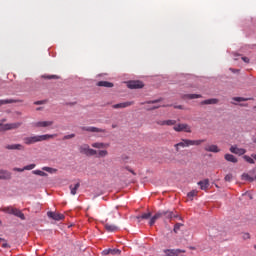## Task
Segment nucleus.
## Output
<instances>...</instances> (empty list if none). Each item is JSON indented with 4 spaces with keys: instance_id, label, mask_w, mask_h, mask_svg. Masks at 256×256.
Masks as SVG:
<instances>
[{
    "instance_id": "18",
    "label": "nucleus",
    "mask_w": 256,
    "mask_h": 256,
    "mask_svg": "<svg viewBox=\"0 0 256 256\" xmlns=\"http://www.w3.org/2000/svg\"><path fill=\"white\" fill-rule=\"evenodd\" d=\"M106 231H108V233H115L117 231H119V227L116 226V225H113V224H109V223H106L104 225Z\"/></svg>"
},
{
    "instance_id": "55",
    "label": "nucleus",
    "mask_w": 256,
    "mask_h": 256,
    "mask_svg": "<svg viewBox=\"0 0 256 256\" xmlns=\"http://www.w3.org/2000/svg\"><path fill=\"white\" fill-rule=\"evenodd\" d=\"M37 111H41V108H37Z\"/></svg>"
},
{
    "instance_id": "44",
    "label": "nucleus",
    "mask_w": 256,
    "mask_h": 256,
    "mask_svg": "<svg viewBox=\"0 0 256 256\" xmlns=\"http://www.w3.org/2000/svg\"><path fill=\"white\" fill-rule=\"evenodd\" d=\"M45 103H47L46 100H40V101L34 102V105H45Z\"/></svg>"
},
{
    "instance_id": "13",
    "label": "nucleus",
    "mask_w": 256,
    "mask_h": 256,
    "mask_svg": "<svg viewBox=\"0 0 256 256\" xmlns=\"http://www.w3.org/2000/svg\"><path fill=\"white\" fill-rule=\"evenodd\" d=\"M135 102L133 101H128V102H122L118 104L112 105L113 109H126V107H131V105H134Z\"/></svg>"
},
{
    "instance_id": "36",
    "label": "nucleus",
    "mask_w": 256,
    "mask_h": 256,
    "mask_svg": "<svg viewBox=\"0 0 256 256\" xmlns=\"http://www.w3.org/2000/svg\"><path fill=\"white\" fill-rule=\"evenodd\" d=\"M197 193H199L197 190H192L187 194V196L189 199H193V197H197Z\"/></svg>"
},
{
    "instance_id": "26",
    "label": "nucleus",
    "mask_w": 256,
    "mask_h": 256,
    "mask_svg": "<svg viewBox=\"0 0 256 256\" xmlns=\"http://www.w3.org/2000/svg\"><path fill=\"white\" fill-rule=\"evenodd\" d=\"M241 180L242 181H249V183H253V181H255V178H253V176L247 174V173H243L241 175Z\"/></svg>"
},
{
    "instance_id": "10",
    "label": "nucleus",
    "mask_w": 256,
    "mask_h": 256,
    "mask_svg": "<svg viewBox=\"0 0 256 256\" xmlns=\"http://www.w3.org/2000/svg\"><path fill=\"white\" fill-rule=\"evenodd\" d=\"M47 216L54 221H63L65 219V215L57 212H47Z\"/></svg>"
},
{
    "instance_id": "9",
    "label": "nucleus",
    "mask_w": 256,
    "mask_h": 256,
    "mask_svg": "<svg viewBox=\"0 0 256 256\" xmlns=\"http://www.w3.org/2000/svg\"><path fill=\"white\" fill-rule=\"evenodd\" d=\"M127 87L128 89H143V87H145V84H143L142 81L133 80L128 82Z\"/></svg>"
},
{
    "instance_id": "40",
    "label": "nucleus",
    "mask_w": 256,
    "mask_h": 256,
    "mask_svg": "<svg viewBox=\"0 0 256 256\" xmlns=\"http://www.w3.org/2000/svg\"><path fill=\"white\" fill-rule=\"evenodd\" d=\"M44 79H59L57 75H43Z\"/></svg>"
},
{
    "instance_id": "49",
    "label": "nucleus",
    "mask_w": 256,
    "mask_h": 256,
    "mask_svg": "<svg viewBox=\"0 0 256 256\" xmlns=\"http://www.w3.org/2000/svg\"><path fill=\"white\" fill-rule=\"evenodd\" d=\"M2 247H3L4 249H7V247H9V244L3 243V244H2Z\"/></svg>"
},
{
    "instance_id": "56",
    "label": "nucleus",
    "mask_w": 256,
    "mask_h": 256,
    "mask_svg": "<svg viewBox=\"0 0 256 256\" xmlns=\"http://www.w3.org/2000/svg\"><path fill=\"white\" fill-rule=\"evenodd\" d=\"M0 241H3V239H2V238H0Z\"/></svg>"
},
{
    "instance_id": "41",
    "label": "nucleus",
    "mask_w": 256,
    "mask_h": 256,
    "mask_svg": "<svg viewBox=\"0 0 256 256\" xmlns=\"http://www.w3.org/2000/svg\"><path fill=\"white\" fill-rule=\"evenodd\" d=\"M110 254L111 255H120L121 254V250L119 249H110Z\"/></svg>"
},
{
    "instance_id": "1",
    "label": "nucleus",
    "mask_w": 256,
    "mask_h": 256,
    "mask_svg": "<svg viewBox=\"0 0 256 256\" xmlns=\"http://www.w3.org/2000/svg\"><path fill=\"white\" fill-rule=\"evenodd\" d=\"M57 134H44L37 136H30L23 138L25 145H33L34 143H40L41 141H48V139H55Z\"/></svg>"
},
{
    "instance_id": "46",
    "label": "nucleus",
    "mask_w": 256,
    "mask_h": 256,
    "mask_svg": "<svg viewBox=\"0 0 256 256\" xmlns=\"http://www.w3.org/2000/svg\"><path fill=\"white\" fill-rule=\"evenodd\" d=\"M13 171H17L18 173H23L25 171L24 168H13Z\"/></svg>"
},
{
    "instance_id": "6",
    "label": "nucleus",
    "mask_w": 256,
    "mask_h": 256,
    "mask_svg": "<svg viewBox=\"0 0 256 256\" xmlns=\"http://www.w3.org/2000/svg\"><path fill=\"white\" fill-rule=\"evenodd\" d=\"M21 122L0 124V131H11L13 129H19Z\"/></svg>"
},
{
    "instance_id": "4",
    "label": "nucleus",
    "mask_w": 256,
    "mask_h": 256,
    "mask_svg": "<svg viewBox=\"0 0 256 256\" xmlns=\"http://www.w3.org/2000/svg\"><path fill=\"white\" fill-rule=\"evenodd\" d=\"M79 152L83 155H87V157H93L97 155V150L89 147L88 144H83L79 147Z\"/></svg>"
},
{
    "instance_id": "53",
    "label": "nucleus",
    "mask_w": 256,
    "mask_h": 256,
    "mask_svg": "<svg viewBox=\"0 0 256 256\" xmlns=\"http://www.w3.org/2000/svg\"><path fill=\"white\" fill-rule=\"evenodd\" d=\"M241 107H247V104H244V105H243V104H241Z\"/></svg>"
},
{
    "instance_id": "12",
    "label": "nucleus",
    "mask_w": 256,
    "mask_h": 256,
    "mask_svg": "<svg viewBox=\"0 0 256 256\" xmlns=\"http://www.w3.org/2000/svg\"><path fill=\"white\" fill-rule=\"evenodd\" d=\"M230 153H234V155H245V153H247V150H245L244 148H239L237 147V145H233L230 147Z\"/></svg>"
},
{
    "instance_id": "34",
    "label": "nucleus",
    "mask_w": 256,
    "mask_h": 256,
    "mask_svg": "<svg viewBox=\"0 0 256 256\" xmlns=\"http://www.w3.org/2000/svg\"><path fill=\"white\" fill-rule=\"evenodd\" d=\"M243 159L246 160L247 163H250L251 165H255V160L253 158H251L248 155H244Z\"/></svg>"
},
{
    "instance_id": "52",
    "label": "nucleus",
    "mask_w": 256,
    "mask_h": 256,
    "mask_svg": "<svg viewBox=\"0 0 256 256\" xmlns=\"http://www.w3.org/2000/svg\"><path fill=\"white\" fill-rule=\"evenodd\" d=\"M132 175H135V172L133 170H129Z\"/></svg>"
},
{
    "instance_id": "50",
    "label": "nucleus",
    "mask_w": 256,
    "mask_h": 256,
    "mask_svg": "<svg viewBox=\"0 0 256 256\" xmlns=\"http://www.w3.org/2000/svg\"><path fill=\"white\" fill-rule=\"evenodd\" d=\"M159 107L161 106H153L152 108H150V110L159 109Z\"/></svg>"
},
{
    "instance_id": "37",
    "label": "nucleus",
    "mask_w": 256,
    "mask_h": 256,
    "mask_svg": "<svg viewBox=\"0 0 256 256\" xmlns=\"http://www.w3.org/2000/svg\"><path fill=\"white\" fill-rule=\"evenodd\" d=\"M224 180L228 183H231V181H233V174H227L225 177H224Z\"/></svg>"
},
{
    "instance_id": "24",
    "label": "nucleus",
    "mask_w": 256,
    "mask_h": 256,
    "mask_svg": "<svg viewBox=\"0 0 256 256\" xmlns=\"http://www.w3.org/2000/svg\"><path fill=\"white\" fill-rule=\"evenodd\" d=\"M162 217L164 219H173L177 217V215H175L173 211H162Z\"/></svg>"
},
{
    "instance_id": "23",
    "label": "nucleus",
    "mask_w": 256,
    "mask_h": 256,
    "mask_svg": "<svg viewBox=\"0 0 256 256\" xmlns=\"http://www.w3.org/2000/svg\"><path fill=\"white\" fill-rule=\"evenodd\" d=\"M81 187V183L77 182L76 184L70 185V193L71 195H77L78 189Z\"/></svg>"
},
{
    "instance_id": "25",
    "label": "nucleus",
    "mask_w": 256,
    "mask_h": 256,
    "mask_svg": "<svg viewBox=\"0 0 256 256\" xmlns=\"http://www.w3.org/2000/svg\"><path fill=\"white\" fill-rule=\"evenodd\" d=\"M224 159H226L229 163H237L239 161L233 154H225Z\"/></svg>"
},
{
    "instance_id": "29",
    "label": "nucleus",
    "mask_w": 256,
    "mask_h": 256,
    "mask_svg": "<svg viewBox=\"0 0 256 256\" xmlns=\"http://www.w3.org/2000/svg\"><path fill=\"white\" fill-rule=\"evenodd\" d=\"M107 155H109V152L107 150H98L97 154H96V157L98 159H101L103 157H107Z\"/></svg>"
},
{
    "instance_id": "5",
    "label": "nucleus",
    "mask_w": 256,
    "mask_h": 256,
    "mask_svg": "<svg viewBox=\"0 0 256 256\" xmlns=\"http://www.w3.org/2000/svg\"><path fill=\"white\" fill-rule=\"evenodd\" d=\"M174 131H176L177 133H192L191 127L189 126V124L186 123H180V124H176L173 127Z\"/></svg>"
},
{
    "instance_id": "42",
    "label": "nucleus",
    "mask_w": 256,
    "mask_h": 256,
    "mask_svg": "<svg viewBox=\"0 0 256 256\" xmlns=\"http://www.w3.org/2000/svg\"><path fill=\"white\" fill-rule=\"evenodd\" d=\"M75 138V134H68L63 137V141Z\"/></svg>"
},
{
    "instance_id": "32",
    "label": "nucleus",
    "mask_w": 256,
    "mask_h": 256,
    "mask_svg": "<svg viewBox=\"0 0 256 256\" xmlns=\"http://www.w3.org/2000/svg\"><path fill=\"white\" fill-rule=\"evenodd\" d=\"M33 175H39L40 177H47V173H45L43 170H33Z\"/></svg>"
},
{
    "instance_id": "7",
    "label": "nucleus",
    "mask_w": 256,
    "mask_h": 256,
    "mask_svg": "<svg viewBox=\"0 0 256 256\" xmlns=\"http://www.w3.org/2000/svg\"><path fill=\"white\" fill-rule=\"evenodd\" d=\"M82 131H87L88 133H107V130L97 128L95 126H83L81 127Z\"/></svg>"
},
{
    "instance_id": "35",
    "label": "nucleus",
    "mask_w": 256,
    "mask_h": 256,
    "mask_svg": "<svg viewBox=\"0 0 256 256\" xmlns=\"http://www.w3.org/2000/svg\"><path fill=\"white\" fill-rule=\"evenodd\" d=\"M186 98L187 99H201V95H199V94H187Z\"/></svg>"
},
{
    "instance_id": "39",
    "label": "nucleus",
    "mask_w": 256,
    "mask_h": 256,
    "mask_svg": "<svg viewBox=\"0 0 256 256\" xmlns=\"http://www.w3.org/2000/svg\"><path fill=\"white\" fill-rule=\"evenodd\" d=\"M35 167H36L35 164H29L24 167V171H31V170L35 169Z\"/></svg>"
},
{
    "instance_id": "3",
    "label": "nucleus",
    "mask_w": 256,
    "mask_h": 256,
    "mask_svg": "<svg viewBox=\"0 0 256 256\" xmlns=\"http://www.w3.org/2000/svg\"><path fill=\"white\" fill-rule=\"evenodd\" d=\"M2 211L4 213H8V215H15V217H19V219H21L22 221H25V214H23V212H21V210L12 207V206H8L2 209Z\"/></svg>"
},
{
    "instance_id": "11",
    "label": "nucleus",
    "mask_w": 256,
    "mask_h": 256,
    "mask_svg": "<svg viewBox=\"0 0 256 256\" xmlns=\"http://www.w3.org/2000/svg\"><path fill=\"white\" fill-rule=\"evenodd\" d=\"M13 177V174L9 170L0 169V180L9 181Z\"/></svg>"
},
{
    "instance_id": "14",
    "label": "nucleus",
    "mask_w": 256,
    "mask_h": 256,
    "mask_svg": "<svg viewBox=\"0 0 256 256\" xmlns=\"http://www.w3.org/2000/svg\"><path fill=\"white\" fill-rule=\"evenodd\" d=\"M9 151H25V146L22 144H9L6 146Z\"/></svg>"
},
{
    "instance_id": "20",
    "label": "nucleus",
    "mask_w": 256,
    "mask_h": 256,
    "mask_svg": "<svg viewBox=\"0 0 256 256\" xmlns=\"http://www.w3.org/2000/svg\"><path fill=\"white\" fill-rule=\"evenodd\" d=\"M53 121H39L34 124L36 127H51Z\"/></svg>"
},
{
    "instance_id": "54",
    "label": "nucleus",
    "mask_w": 256,
    "mask_h": 256,
    "mask_svg": "<svg viewBox=\"0 0 256 256\" xmlns=\"http://www.w3.org/2000/svg\"><path fill=\"white\" fill-rule=\"evenodd\" d=\"M253 143H255V144H256V138H253Z\"/></svg>"
},
{
    "instance_id": "45",
    "label": "nucleus",
    "mask_w": 256,
    "mask_h": 256,
    "mask_svg": "<svg viewBox=\"0 0 256 256\" xmlns=\"http://www.w3.org/2000/svg\"><path fill=\"white\" fill-rule=\"evenodd\" d=\"M160 101H163V98H159V99H157V100H152V101H149V102H147V103H149V104H155V103H160Z\"/></svg>"
},
{
    "instance_id": "21",
    "label": "nucleus",
    "mask_w": 256,
    "mask_h": 256,
    "mask_svg": "<svg viewBox=\"0 0 256 256\" xmlns=\"http://www.w3.org/2000/svg\"><path fill=\"white\" fill-rule=\"evenodd\" d=\"M219 100L217 98L207 99L201 102V105H217Z\"/></svg>"
},
{
    "instance_id": "2",
    "label": "nucleus",
    "mask_w": 256,
    "mask_h": 256,
    "mask_svg": "<svg viewBox=\"0 0 256 256\" xmlns=\"http://www.w3.org/2000/svg\"><path fill=\"white\" fill-rule=\"evenodd\" d=\"M202 143H205V139L200 140H191V139H181V141L174 145L177 153H179L180 149H185V147H193V146H199L202 145Z\"/></svg>"
},
{
    "instance_id": "47",
    "label": "nucleus",
    "mask_w": 256,
    "mask_h": 256,
    "mask_svg": "<svg viewBox=\"0 0 256 256\" xmlns=\"http://www.w3.org/2000/svg\"><path fill=\"white\" fill-rule=\"evenodd\" d=\"M103 255H111V249L103 250Z\"/></svg>"
},
{
    "instance_id": "38",
    "label": "nucleus",
    "mask_w": 256,
    "mask_h": 256,
    "mask_svg": "<svg viewBox=\"0 0 256 256\" xmlns=\"http://www.w3.org/2000/svg\"><path fill=\"white\" fill-rule=\"evenodd\" d=\"M181 227H183V224L181 223H176L174 225V233H179V229H181Z\"/></svg>"
},
{
    "instance_id": "48",
    "label": "nucleus",
    "mask_w": 256,
    "mask_h": 256,
    "mask_svg": "<svg viewBox=\"0 0 256 256\" xmlns=\"http://www.w3.org/2000/svg\"><path fill=\"white\" fill-rule=\"evenodd\" d=\"M242 61H244V63H249V58L248 57H245V56H243L242 58Z\"/></svg>"
},
{
    "instance_id": "19",
    "label": "nucleus",
    "mask_w": 256,
    "mask_h": 256,
    "mask_svg": "<svg viewBox=\"0 0 256 256\" xmlns=\"http://www.w3.org/2000/svg\"><path fill=\"white\" fill-rule=\"evenodd\" d=\"M198 185L202 191H207V189H209V179L199 181Z\"/></svg>"
},
{
    "instance_id": "33",
    "label": "nucleus",
    "mask_w": 256,
    "mask_h": 256,
    "mask_svg": "<svg viewBox=\"0 0 256 256\" xmlns=\"http://www.w3.org/2000/svg\"><path fill=\"white\" fill-rule=\"evenodd\" d=\"M233 101H237L238 103H241V101H253V98L234 97Z\"/></svg>"
},
{
    "instance_id": "43",
    "label": "nucleus",
    "mask_w": 256,
    "mask_h": 256,
    "mask_svg": "<svg viewBox=\"0 0 256 256\" xmlns=\"http://www.w3.org/2000/svg\"><path fill=\"white\" fill-rule=\"evenodd\" d=\"M242 239H244V241H247V240L251 239V234L243 233L242 234Z\"/></svg>"
},
{
    "instance_id": "15",
    "label": "nucleus",
    "mask_w": 256,
    "mask_h": 256,
    "mask_svg": "<svg viewBox=\"0 0 256 256\" xmlns=\"http://www.w3.org/2000/svg\"><path fill=\"white\" fill-rule=\"evenodd\" d=\"M204 149L208 153H220L221 152V149H219V146L215 145V144L207 145V146H205Z\"/></svg>"
},
{
    "instance_id": "51",
    "label": "nucleus",
    "mask_w": 256,
    "mask_h": 256,
    "mask_svg": "<svg viewBox=\"0 0 256 256\" xmlns=\"http://www.w3.org/2000/svg\"><path fill=\"white\" fill-rule=\"evenodd\" d=\"M175 109H183V106L179 105V106H174Z\"/></svg>"
},
{
    "instance_id": "8",
    "label": "nucleus",
    "mask_w": 256,
    "mask_h": 256,
    "mask_svg": "<svg viewBox=\"0 0 256 256\" xmlns=\"http://www.w3.org/2000/svg\"><path fill=\"white\" fill-rule=\"evenodd\" d=\"M163 253L165 256H179L181 253H186L183 249H164Z\"/></svg>"
},
{
    "instance_id": "30",
    "label": "nucleus",
    "mask_w": 256,
    "mask_h": 256,
    "mask_svg": "<svg viewBox=\"0 0 256 256\" xmlns=\"http://www.w3.org/2000/svg\"><path fill=\"white\" fill-rule=\"evenodd\" d=\"M42 171H46V173H50L51 175H53V173H57V169L47 166L42 167Z\"/></svg>"
},
{
    "instance_id": "16",
    "label": "nucleus",
    "mask_w": 256,
    "mask_h": 256,
    "mask_svg": "<svg viewBox=\"0 0 256 256\" xmlns=\"http://www.w3.org/2000/svg\"><path fill=\"white\" fill-rule=\"evenodd\" d=\"M163 218V211H159L157 212L149 221V225L150 227H153V225H155V222L157 221V219H161Z\"/></svg>"
},
{
    "instance_id": "27",
    "label": "nucleus",
    "mask_w": 256,
    "mask_h": 256,
    "mask_svg": "<svg viewBox=\"0 0 256 256\" xmlns=\"http://www.w3.org/2000/svg\"><path fill=\"white\" fill-rule=\"evenodd\" d=\"M136 219H137L138 223H141V221H143V219H151V212L144 213L140 216H136Z\"/></svg>"
},
{
    "instance_id": "57",
    "label": "nucleus",
    "mask_w": 256,
    "mask_h": 256,
    "mask_svg": "<svg viewBox=\"0 0 256 256\" xmlns=\"http://www.w3.org/2000/svg\"><path fill=\"white\" fill-rule=\"evenodd\" d=\"M254 109H256V106L254 107Z\"/></svg>"
},
{
    "instance_id": "31",
    "label": "nucleus",
    "mask_w": 256,
    "mask_h": 256,
    "mask_svg": "<svg viewBox=\"0 0 256 256\" xmlns=\"http://www.w3.org/2000/svg\"><path fill=\"white\" fill-rule=\"evenodd\" d=\"M11 103H17V100H13V99L0 100V107L3 105L11 104Z\"/></svg>"
},
{
    "instance_id": "22",
    "label": "nucleus",
    "mask_w": 256,
    "mask_h": 256,
    "mask_svg": "<svg viewBox=\"0 0 256 256\" xmlns=\"http://www.w3.org/2000/svg\"><path fill=\"white\" fill-rule=\"evenodd\" d=\"M177 121L175 120H160L157 122L158 125H167L169 127L176 125Z\"/></svg>"
},
{
    "instance_id": "28",
    "label": "nucleus",
    "mask_w": 256,
    "mask_h": 256,
    "mask_svg": "<svg viewBox=\"0 0 256 256\" xmlns=\"http://www.w3.org/2000/svg\"><path fill=\"white\" fill-rule=\"evenodd\" d=\"M97 86H98V87H107V88H111V87H113V83L108 82V81H99V82L97 83Z\"/></svg>"
},
{
    "instance_id": "17",
    "label": "nucleus",
    "mask_w": 256,
    "mask_h": 256,
    "mask_svg": "<svg viewBox=\"0 0 256 256\" xmlns=\"http://www.w3.org/2000/svg\"><path fill=\"white\" fill-rule=\"evenodd\" d=\"M94 149H108L109 143L94 142L91 144Z\"/></svg>"
}]
</instances>
